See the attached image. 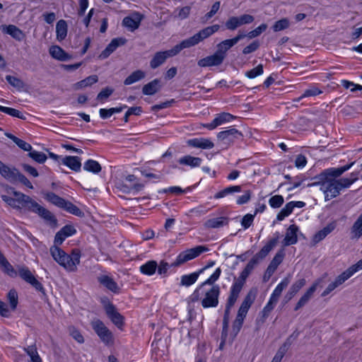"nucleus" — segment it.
<instances>
[{
	"label": "nucleus",
	"mask_w": 362,
	"mask_h": 362,
	"mask_svg": "<svg viewBox=\"0 0 362 362\" xmlns=\"http://www.w3.org/2000/svg\"><path fill=\"white\" fill-rule=\"evenodd\" d=\"M223 59L217 53L199 59L197 64L200 67H207L221 65Z\"/></svg>",
	"instance_id": "obj_17"
},
{
	"label": "nucleus",
	"mask_w": 362,
	"mask_h": 362,
	"mask_svg": "<svg viewBox=\"0 0 362 362\" xmlns=\"http://www.w3.org/2000/svg\"><path fill=\"white\" fill-rule=\"evenodd\" d=\"M225 26L226 29L229 30H235L238 28H239L238 24V17L237 16H231L230 17L225 23Z\"/></svg>",
	"instance_id": "obj_63"
},
{
	"label": "nucleus",
	"mask_w": 362,
	"mask_h": 362,
	"mask_svg": "<svg viewBox=\"0 0 362 362\" xmlns=\"http://www.w3.org/2000/svg\"><path fill=\"white\" fill-rule=\"evenodd\" d=\"M49 54L53 58L62 62L66 61L71 58L69 54L57 45H53L49 48Z\"/></svg>",
	"instance_id": "obj_31"
},
{
	"label": "nucleus",
	"mask_w": 362,
	"mask_h": 362,
	"mask_svg": "<svg viewBox=\"0 0 362 362\" xmlns=\"http://www.w3.org/2000/svg\"><path fill=\"white\" fill-rule=\"evenodd\" d=\"M62 209L75 216H81L83 215L82 211L78 206L66 200H65Z\"/></svg>",
	"instance_id": "obj_51"
},
{
	"label": "nucleus",
	"mask_w": 362,
	"mask_h": 362,
	"mask_svg": "<svg viewBox=\"0 0 362 362\" xmlns=\"http://www.w3.org/2000/svg\"><path fill=\"white\" fill-rule=\"evenodd\" d=\"M220 25L215 24L203 28L193 36L182 40L180 43L174 46L172 49L156 52L150 61V66L151 69H156L162 65L165 60L179 54L182 49L189 48L198 45L204 40L209 37L213 34L218 31Z\"/></svg>",
	"instance_id": "obj_1"
},
{
	"label": "nucleus",
	"mask_w": 362,
	"mask_h": 362,
	"mask_svg": "<svg viewBox=\"0 0 362 362\" xmlns=\"http://www.w3.org/2000/svg\"><path fill=\"white\" fill-rule=\"evenodd\" d=\"M243 134L233 127L218 133L217 139L225 144H233L235 140L241 139Z\"/></svg>",
	"instance_id": "obj_8"
},
{
	"label": "nucleus",
	"mask_w": 362,
	"mask_h": 362,
	"mask_svg": "<svg viewBox=\"0 0 362 362\" xmlns=\"http://www.w3.org/2000/svg\"><path fill=\"white\" fill-rule=\"evenodd\" d=\"M145 76L146 74L144 71L136 70L133 71L128 77L125 78L124 83L126 86H129L142 80L145 78Z\"/></svg>",
	"instance_id": "obj_43"
},
{
	"label": "nucleus",
	"mask_w": 362,
	"mask_h": 362,
	"mask_svg": "<svg viewBox=\"0 0 362 362\" xmlns=\"http://www.w3.org/2000/svg\"><path fill=\"white\" fill-rule=\"evenodd\" d=\"M83 169L86 171L97 174L101 171L102 168L98 161L88 159L84 163Z\"/></svg>",
	"instance_id": "obj_45"
},
{
	"label": "nucleus",
	"mask_w": 362,
	"mask_h": 362,
	"mask_svg": "<svg viewBox=\"0 0 362 362\" xmlns=\"http://www.w3.org/2000/svg\"><path fill=\"white\" fill-rule=\"evenodd\" d=\"M238 297L239 296H237L234 294L229 293V296L228 297L227 302L226 304V308H225L223 319V322H226V324L229 323L230 310L235 305Z\"/></svg>",
	"instance_id": "obj_37"
},
{
	"label": "nucleus",
	"mask_w": 362,
	"mask_h": 362,
	"mask_svg": "<svg viewBox=\"0 0 362 362\" xmlns=\"http://www.w3.org/2000/svg\"><path fill=\"white\" fill-rule=\"evenodd\" d=\"M221 274L220 267L203 283L198 286L193 293L189 296L192 303L200 302L204 308H216L219 303L221 288L215 282L219 279Z\"/></svg>",
	"instance_id": "obj_2"
},
{
	"label": "nucleus",
	"mask_w": 362,
	"mask_h": 362,
	"mask_svg": "<svg viewBox=\"0 0 362 362\" xmlns=\"http://www.w3.org/2000/svg\"><path fill=\"white\" fill-rule=\"evenodd\" d=\"M263 65L259 64L254 69H252L250 71H247L245 73V76L249 78H254L258 76H260L263 74Z\"/></svg>",
	"instance_id": "obj_58"
},
{
	"label": "nucleus",
	"mask_w": 362,
	"mask_h": 362,
	"mask_svg": "<svg viewBox=\"0 0 362 362\" xmlns=\"http://www.w3.org/2000/svg\"><path fill=\"white\" fill-rule=\"evenodd\" d=\"M228 224V218L221 216L208 219L204 223V227L206 228H219Z\"/></svg>",
	"instance_id": "obj_28"
},
{
	"label": "nucleus",
	"mask_w": 362,
	"mask_h": 362,
	"mask_svg": "<svg viewBox=\"0 0 362 362\" xmlns=\"http://www.w3.org/2000/svg\"><path fill=\"white\" fill-rule=\"evenodd\" d=\"M320 190L325 194V201L337 197L340 194V188L337 179H321Z\"/></svg>",
	"instance_id": "obj_5"
},
{
	"label": "nucleus",
	"mask_w": 362,
	"mask_h": 362,
	"mask_svg": "<svg viewBox=\"0 0 362 362\" xmlns=\"http://www.w3.org/2000/svg\"><path fill=\"white\" fill-rule=\"evenodd\" d=\"M298 227L294 224L291 225L286 230V235L283 241L284 246L294 245L298 242L297 232Z\"/></svg>",
	"instance_id": "obj_24"
},
{
	"label": "nucleus",
	"mask_w": 362,
	"mask_h": 362,
	"mask_svg": "<svg viewBox=\"0 0 362 362\" xmlns=\"http://www.w3.org/2000/svg\"><path fill=\"white\" fill-rule=\"evenodd\" d=\"M354 165V163L346 165L340 168H330L325 170L320 175V179H336L337 177L341 175L344 172L349 170L351 166Z\"/></svg>",
	"instance_id": "obj_10"
},
{
	"label": "nucleus",
	"mask_w": 362,
	"mask_h": 362,
	"mask_svg": "<svg viewBox=\"0 0 362 362\" xmlns=\"http://www.w3.org/2000/svg\"><path fill=\"white\" fill-rule=\"evenodd\" d=\"M0 267L3 272L8 276L12 278H16L18 276V272L10 264L7 259L4 257L0 251Z\"/></svg>",
	"instance_id": "obj_27"
},
{
	"label": "nucleus",
	"mask_w": 362,
	"mask_h": 362,
	"mask_svg": "<svg viewBox=\"0 0 362 362\" xmlns=\"http://www.w3.org/2000/svg\"><path fill=\"white\" fill-rule=\"evenodd\" d=\"M276 303V301L269 298V301L267 302V303L266 304V305L264 307L261 312L262 320L263 322H264L265 320L269 317L270 313L274 310Z\"/></svg>",
	"instance_id": "obj_48"
},
{
	"label": "nucleus",
	"mask_w": 362,
	"mask_h": 362,
	"mask_svg": "<svg viewBox=\"0 0 362 362\" xmlns=\"http://www.w3.org/2000/svg\"><path fill=\"white\" fill-rule=\"evenodd\" d=\"M255 299V293L250 291L245 297L237 314V317L245 320L247 313Z\"/></svg>",
	"instance_id": "obj_11"
},
{
	"label": "nucleus",
	"mask_w": 362,
	"mask_h": 362,
	"mask_svg": "<svg viewBox=\"0 0 362 362\" xmlns=\"http://www.w3.org/2000/svg\"><path fill=\"white\" fill-rule=\"evenodd\" d=\"M289 26V21L286 18L281 19L276 21L273 25V30L275 32L286 29Z\"/></svg>",
	"instance_id": "obj_62"
},
{
	"label": "nucleus",
	"mask_w": 362,
	"mask_h": 362,
	"mask_svg": "<svg viewBox=\"0 0 362 362\" xmlns=\"http://www.w3.org/2000/svg\"><path fill=\"white\" fill-rule=\"evenodd\" d=\"M45 199L49 202L50 203L53 204L54 205L62 208L64 203H65V199L60 197L59 196L57 195L54 192H47L45 194Z\"/></svg>",
	"instance_id": "obj_47"
},
{
	"label": "nucleus",
	"mask_w": 362,
	"mask_h": 362,
	"mask_svg": "<svg viewBox=\"0 0 362 362\" xmlns=\"http://www.w3.org/2000/svg\"><path fill=\"white\" fill-rule=\"evenodd\" d=\"M13 194L15 197L14 198L7 195H1V199L8 205L13 207V209H20V200L21 199V197L18 194H23V193L13 190Z\"/></svg>",
	"instance_id": "obj_34"
},
{
	"label": "nucleus",
	"mask_w": 362,
	"mask_h": 362,
	"mask_svg": "<svg viewBox=\"0 0 362 362\" xmlns=\"http://www.w3.org/2000/svg\"><path fill=\"white\" fill-rule=\"evenodd\" d=\"M160 90V81L154 79L152 81L144 85L142 88V92L144 95H152L156 93Z\"/></svg>",
	"instance_id": "obj_39"
},
{
	"label": "nucleus",
	"mask_w": 362,
	"mask_h": 362,
	"mask_svg": "<svg viewBox=\"0 0 362 362\" xmlns=\"http://www.w3.org/2000/svg\"><path fill=\"white\" fill-rule=\"evenodd\" d=\"M202 160L199 157H194L192 156H185L179 158L178 163L180 165H188L191 168H196L200 166Z\"/></svg>",
	"instance_id": "obj_36"
},
{
	"label": "nucleus",
	"mask_w": 362,
	"mask_h": 362,
	"mask_svg": "<svg viewBox=\"0 0 362 362\" xmlns=\"http://www.w3.org/2000/svg\"><path fill=\"white\" fill-rule=\"evenodd\" d=\"M284 202V199L281 195H274L269 199V204L273 209L279 208Z\"/></svg>",
	"instance_id": "obj_55"
},
{
	"label": "nucleus",
	"mask_w": 362,
	"mask_h": 362,
	"mask_svg": "<svg viewBox=\"0 0 362 362\" xmlns=\"http://www.w3.org/2000/svg\"><path fill=\"white\" fill-rule=\"evenodd\" d=\"M18 170L15 168H10L5 165L0 160V174L6 180L11 183L16 182V177L18 175Z\"/></svg>",
	"instance_id": "obj_25"
},
{
	"label": "nucleus",
	"mask_w": 362,
	"mask_h": 362,
	"mask_svg": "<svg viewBox=\"0 0 362 362\" xmlns=\"http://www.w3.org/2000/svg\"><path fill=\"white\" fill-rule=\"evenodd\" d=\"M293 202L287 203L277 214L276 219L279 221H283L293 212Z\"/></svg>",
	"instance_id": "obj_50"
},
{
	"label": "nucleus",
	"mask_w": 362,
	"mask_h": 362,
	"mask_svg": "<svg viewBox=\"0 0 362 362\" xmlns=\"http://www.w3.org/2000/svg\"><path fill=\"white\" fill-rule=\"evenodd\" d=\"M60 163L69 167L75 172H79L81 168V160L78 156H66L61 158Z\"/></svg>",
	"instance_id": "obj_21"
},
{
	"label": "nucleus",
	"mask_w": 362,
	"mask_h": 362,
	"mask_svg": "<svg viewBox=\"0 0 362 362\" xmlns=\"http://www.w3.org/2000/svg\"><path fill=\"white\" fill-rule=\"evenodd\" d=\"M98 81V77L97 75H91L88 76L87 78L81 80L73 85V88L74 90H78L97 83Z\"/></svg>",
	"instance_id": "obj_38"
},
{
	"label": "nucleus",
	"mask_w": 362,
	"mask_h": 362,
	"mask_svg": "<svg viewBox=\"0 0 362 362\" xmlns=\"http://www.w3.org/2000/svg\"><path fill=\"white\" fill-rule=\"evenodd\" d=\"M360 269L358 267L356 264H354L349 267L347 269L343 272L341 274L337 276L334 282L337 284V287L343 284L346 280L351 278L355 273L359 271Z\"/></svg>",
	"instance_id": "obj_22"
},
{
	"label": "nucleus",
	"mask_w": 362,
	"mask_h": 362,
	"mask_svg": "<svg viewBox=\"0 0 362 362\" xmlns=\"http://www.w3.org/2000/svg\"><path fill=\"white\" fill-rule=\"evenodd\" d=\"M188 146L202 149H211L214 148V144L210 139L207 138H194L187 141Z\"/></svg>",
	"instance_id": "obj_20"
},
{
	"label": "nucleus",
	"mask_w": 362,
	"mask_h": 362,
	"mask_svg": "<svg viewBox=\"0 0 362 362\" xmlns=\"http://www.w3.org/2000/svg\"><path fill=\"white\" fill-rule=\"evenodd\" d=\"M18 195L21 197L20 200V209H24L25 211L35 214L40 204L28 195L23 193Z\"/></svg>",
	"instance_id": "obj_15"
},
{
	"label": "nucleus",
	"mask_w": 362,
	"mask_h": 362,
	"mask_svg": "<svg viewBox=\"0 0 362 362\" xmlns=\"http://www.w3.org/2000/svg\"><path fill=\"white\" fill-rule=\"evenodd\" d=\"M18 274L20 277L28 284H30L37 291L45 293L42 284L35 277L28 267L25 266L18 267Z\"/></svg>",
	"instance_id": "obj_6"
},
{
	"label": "nucleus",
	"mask_w": 362,
	"mask_h": 362,
	"mask_svg": "<svg viewBox=\"0 0 362 362\" xmlns=\"http://www.w3.org/2000/svg\"><path fill=\"white\" fill-rule=\"evenodd\" d=\"M289 284V279L288 278H284L275 288L273 291L270 298L278 302L279 297L281 295L282 291L288 286Z\"/></svg>",
	"instance_id": "obj_41"
},
{
	"label": "nucleus",
	"mask_w": 362,
	"mask_h": 362,
	"mask_svg": "<svg viewBox=\"0 0 362 362\" xmlns=\"http://www.w3.org/2000/svg\"><path fill=\"white\" fill-rule=\"evenodd\" d=\"M24 351L30 357L32 362H42V359L39 356L35 345H30L26 348H24Z\"/></svg>",
	"instance_id": "obj_49"
},
{
	"label": "nucleus",
	"mask_w": 362,
	"mask_h": 362,
	"mask_svg": "<svg viewBox=\"0 0 362 362\" xmlns=\"http://www.w3.org/2000/svg\"><path fill=\"white\" fill-rule=\"evenodd\" d=\"M235 45L232 39H227L221 41L217 45V52L223 59L226 57L227 52Z\"/></svg>",
	"instance_id": "obj_35"
},
{
	"label": "nucleus",
	"mask_w": 362,
	"mask_h": 362,
	"mask_svg": "<svg viewBox=\"0 0 362 362\" xmlns=\"http://www.w3.org/2000/svg\"><path fill=\"white\" fill-rule=\"evenodd\" d=\"M105 312L112 322L118 328L120 329L124 325V317L112 304H109L105 307Z\"/></svg>",
	"instance_id": "obj_13"
},
{
	"label": "nucleus",
	"mask_w": 362,
	"mask_h": 362,
	"mask_svg": "<svg viewBox=\"0 0 362 362\" xmlns=\"http://www.w3.org/2000/svg\"><path fill=\"white\" fill-rule=\"evenodd\" d=\"M98 281L113 293H117L119 287L114 279L108 275H100L97 278Z\"/></svg>",
	"instance_id": "obj_26"
},
{
	"label": "nucleus",
	"mask_w": 362,
	"mask_h": 362,
	"mask_svg": "<svg viewBox=\"0 0 362 362\" xmlns=\"http://www.w3.org/2000/svg\"><path fill=\"white\" fill-rule=\"evenodd\" d=\"M28 156L35 161L39 163H43L47 160L46 155L42 152H39L37 151H30L28 153Z\"/></svg>",
	"instance_id": "obj_53"
},
{
	"label": "nucleus",
	"mask_w": 362,
	"mask_h": 362,
	"mask_svg": "<svg viewBox=\"0 0 362 362\" xmlns=\"http://www.w3.org/2000/svg\"><path fill=\"white\" fill-rule=\"evenodd\" d=\"M234 118L235 117L230 113L222 112L216 115L211 122L203 124L202 126L209 130H213L220 125L232 121Z\"/></svg>",
	"instance_id": "obj_9"
},
{
	"label": "nucleus",
	"mask_w": 362,
	"mask_h": 362,
	"mask_svg": "<svg viewBox=\"0 0 362 362\" xmlns=\"http://www.w3.org/2000/svg\"><path fill=\"white\" fill-rule=\"evenodd\" d=\"M278 235L276 238L269 240L265 244V245H264L262 248L254 255V257L259 261L264 259L269 255V253L276 247L278 243Z\"/></svg>",
	"instance_id": "obj_19"
},
{
	"label": "nucleus",
	"mask_w": 362,
	"mask_h": 362,
	"mask_svg": "<svg viewBox=\"0 0 362 362\" xmlns=\"http://www.w3.org/2000/svg\"><path fill=\"white\" fill-rule=\"evenodd\" d=\"M250 274L243 269L240 274L239 277L234 281L233 283L230 292L232 294H234L237 296H239L240 293L241 292L243 287L245 283L247 278L249 276Z\"/></svg>",
	"instance_id": "obj_16"
},
{
	"label": "nucleus",
	"mask_w": 362,
	"mask_h": 362,
	"mask_svg": "<svg viewBox=\"0 0 362 362\" xmlns=\"http://www.w3.org/2000/svg\"><path fill=\"white\" fill-rule=\"evenodd\" d=\"M209 248L204 245H198L195 247L186 250L179 254L177 257L175 264L180 265L189 260L193 259L199 256L202 252H207Z\"/></svg>",
	"instance_id": "obj_7"
},
{
	"label": "nucleus",
	"mask_w": 362,
	"mask_h": 362,
	"mask_svg": "<svg viewBox=\"0 0 362 362\" xmlns=\"http://www.w3.org/2000/svg\"><path fill=\"white\" fill-rule=\"evenodd\" d=\"M306 281L305 279H300L294 282L289 288V291L287 292L285 298L287 300H291L296 294L305 285Z\"/></svg>",
	"instance_id": "obj_33"
},
{
	"label": "nucleus",
	"mask_w": 362,
	"mask_h": 362,
	"mask_svg": "<svg viewBox=\"0 0 362 362\" xmlns=\"http://www.w3.org/2000/svg\"><path fill=\"white\" fill-rule=\"evenodd\" d=\"M351 233L353 238H358L362 235V213L352 226Z\"/></svg>",
	"instance_id": "obj_46"
},
{
	"label": "nucleus",
	"mask_w": 362,
	"mask_h": 362,
	"mask_svg": "<svg viewBox=\"0 0 362 362\" xmlns=\"http://www.w3.org/2000/svg\"><path fill=\"white\" fill-rule=\"evenodd\" d=\"M1 29L4 33L10 35L18 41H21L23 37L22 30L14 25H1Z\"/></svg>",
	"instance_id": "obj_32"
},
{
	"label": "nucleus",
	"mask_w": 362,
	"mask_h": 362,
	"mask_svg": "<svg viewBox=\"0 0 362 362\" xmlns=\"http://www.w3.org/2000/svg\"><path fill=\"white\" fill-rule=\"evenodd\" d=\"M241 192V186L240 185H233L224 188L223 189L218 192L215 195V199H221L225 197L229 194H233L234 193H238Z\"/></svg>",
	"instance_id": "obj_44"
},
{
	"label": "nucleus",
	"mask_w": 362,
	"mask_h": 362,
	"mask_svg": "<svg viewBox=\"0 0 362 362\" xmlns=\"http://www.w3.org/2000/svg\"><path fill=\"white\" fill-rule=\"evenodd\" d=\"M255 216V214L252 215L250 214H247L243 217L241 221V226L243 227L244 229H247L252 226L254 221Z\"/></svg>",
	"instance_id": "obj_64"
},
{
	"label": "nucleus",
	"mask_w": 362,
	"mask_h": 362,
	"mask_svg": "<svg viewBox=\"0 0 362 362\" xmlns=\"http://www.w3.org/2000/svg\"><path fill=\"white\" fill-rule=\"evenodd\" d=\"M158 267V264L154 260H150L146 262L145 264H142L139 270L141 274L147 275V276H151L153 274H155L156 269Z\"/></svg>",
	"instance_id": "obj_40"
},
{
	"label": "nucleus",
	"mask_w": 362,
	"mask_h": 362,
	"mask_svg": "<svg viewBox=\"0 0 362 362\" xmlns=\"http://www.w3.org/2000/svg\"><path fill=\"white\" fill-rule=\"evenodd\" d=\"M50 253L53 259L69 272H75L80 263L81 251L74 249L70 255L66 254L58 246L50 247Z\"/></svg>",
	"instance_id": "obj_3"
},
{
	"label": "nucleus",
	"mask_w": 362,
	"mask_h": 362,
	"mask_svg": "<svg viewBox=\"0 0 362 362\" xmlns=\"http://www.w3.org/2000/svg\"><path fill=\"white\" fill-rule=\"evenodd\" d=\"M42 219L44 220L45 223L49 225L50 227L56 228L57 226V219L55 216L48 209L40 205L35 212Z\"/></svg>",
	"instance_id": "obj_14"
},
{
	"label": "nucleus",
	"mask_w": 362,
	"mask_h": 362,
	"mask_svg": "<svg viewBox=\"0 0 362 362\" xmlns=\"http://www.w3.org/2000/svg\"><path fill=\"white\" fill-rule=\"evenodd\" d=\"M322 93V91L319 90L317 87H311L308 89H306L301 96L294 100V101L299 102L302 98L305 97H311L316 96Z\"/></svg>",
	"instance_id": "obj_52"
},
{
	"label": "nucleus",
	"mask_w": 362,
	"mask_h": 362,
	"mask_svg": "<svg viewBox=\"0 0 362 362\" xmlns=\"http://www.w3.org/2000/svg\"><path fill=\"white\" fill-rule=\"evenodd\" d=\"M90 325L105 345L111 346L114 344V335L103 322L99 319H95L91 321Z\"/></svg>",
	"instance_id": "obj_4"
},
{
	"label": "nucleus",
	"mask_w": 362,
	"mask_h": 362,
	"mask_svg": "<svg viewBox=\"0 0 362 362\" xmlns=\"http://www.w3.org/2000/svg\"><path fill=\"white\" fill-rule=\"evenodd\" d=\"M267 24L262 23L259 26H258L257 28H255V30L249 32L247 34V37L250 39H252L256 37H258L259 35H261L262 33L265 31L267 30Z\"/></svg>",
	"instance_id": "obj_59"
},
{
	"label": "nucleus",
	"mask_w": 362,
	"mask_h": 362,
	"mask_svg": "<svg viewBox=\"0 0 362 362\" xmlns=\"http://www.w3.org/2000/svg\"><path fill=\"white\" fill-rule=\"evenodd\" d=\"M57 39L64 40L67 35V24L64 20H59L56 25Z\"/></svg>",
	"instance_id": "obj_42"
},
{
	"label": "nucleus",
	"mask_w": 362,
	"mask_h": 362,
	"mask_svg": "<svg viewBox=\"0 0 362 362\" xmlns=\"http://www.w3.org/2000/svg\"><path fill=\"white\" fill-rule=\"evenodd\" d=\"M142 112L141 107H132L128 109L124 116V122H128L129 117L132 115H139Z\"/></svg>",
	"instance_id": "obj_61"
},
{
	"label": "nucleus",
	"mask_w": 362,
	"mask_h": 362,
	"mask_svg": "<svg viewBox=\"0 0 362 362\" xmlns=\"http://www.w3.org/2000/svg\"><path fill=\"white\" fill-rule=\"evenodd\" d=\"M284 256H285V252H284V249L279 250L276 253V255H274V257H273V259H272V261L270 262L269 264H271L274 267H276V268H278L279 265L283 262Z\"/></svg>",
	"instance_id": "obj_56"
},
{
	"label": "nucleus",
	"mask_w": 362,
	"mask_h": 362,
	"mask_svg": "<svg viewBox=\"0 0 362 362\" xmlns=\"http://www.w3.org/2000/svg\"><path fill=\"white\" fill-rule=\"evenodd\" d=\"M127 42V40L123 37H117L111 40L106 48L100 54V59H107L117 47L124 45Z\"/></svg>",
	"instance_id": "obj_12"
},
{
	"label": "nucleus",
	"mask_w": 362,
	"mask_h": 362,
	"mask_svg": "<svg viewBox=\"0 0 362 362\" xmlns=\"http://www.w3.org/2000/svg\"><path fill=\"white\" fill-rule=\"evenodd\" d=\"M334 228V223H329L322 230H319L314 235L312 240L313 243L314 244L318 243L319 242L325 239L329 233H331Z\"/></svg>",
	"instance_id": "obj_30"
},
{
	"label": "nucleus",
	"mask_w": 362,
	"mask_h": 362,
	"mask_svg": "<svg viewBox=\"0 0 362 362\" xmlns=\"http://www.w3.org/2000/svg\"><path fill=\"white\" fill-rule=\"evenodd\" d=\"M320 281H317L305 291V293L300 297L298 303H296L294 310L297 311L304 305H305L313 296L315 292L317 287L319 284Z\"/></svg>",
	"instance_id": "obj_18"
},
{
	"label": "nucleus",
	"mask_w": 362,
	"mask_h": 362,
	"mask_svg": "<svg viewBox=\"0 0 362 362\" xmlns=\"http://www.w3.org/2000/svg\"><path fill=\"white\" fill-rule=\"evenodd\" d=\"M132 185H128L125 181L122 180L116 183L117 189L124 194H131L132 192Z\"/></svg>",
	"instance_id": "obj_60"
},
{
	"label": "nucleus",
	"mask_w": 362,
	"mask_h": 362,
	"mask_svg": "<svg viewBox=\"0 0 362 362\" xmlns=\"http://www.w3.org/2000/svg\"><path fill=\"white\" fill-rule=\"evenodd\" d=\"M221 2L216 1L211 6V10L206 13L203 17V21L204 22L209 21L220 9Z\"/></svg>",
	"instance_id": "obj_54"
},
{
	"label": "nucleus",
	"mask_w": 362,
	"mask_h": 362,
	"mask_svg": "<svg viewBox=\"0 0 362 362\" xmlns=\"http://www.w3.org/2000/svg\"><path fill=\"white\" fill-rule=\"evenodd\" d=\"M8 300L12 310H15L18 305V294L14 289H11L8 293Z\"/></svg>",
	"instance_id": "obj_57"
},
{
	"label": "nucleus",
	"mask_w": 362,
	"mask_h": 362,
	"mask_svg": "<svg viewBox=\"0 0 362 362\" xmlns=\"http://www.w3.org/2000/svg\"><path fill=\"white\" fill-rule=\"evenodd\" d=\"M202 273L203 269H199L197 272L189 274L182 275L181 276L180 285L185 287H189L193 285L197 281L199 275Z\"/></svg>",
	"instance_id": "obj_29"
},
{
	"label": "nucleus",
	"mask_w": 362,
	"mask_h": 362,
	"mask_svg": "<svg viewBox=\"0 0 362 362\" xmlns=\"http://www.w3.org/2000/svg\"><path fill=\"white\" fill-rule=\"evenodd\" d=\"M142 20V16L139 13H134L132 16L124 18L122 24L124 27L133 31L137 29Z\"/></svg>",
	"instance_id": "obj_23"
}]
</instances>
